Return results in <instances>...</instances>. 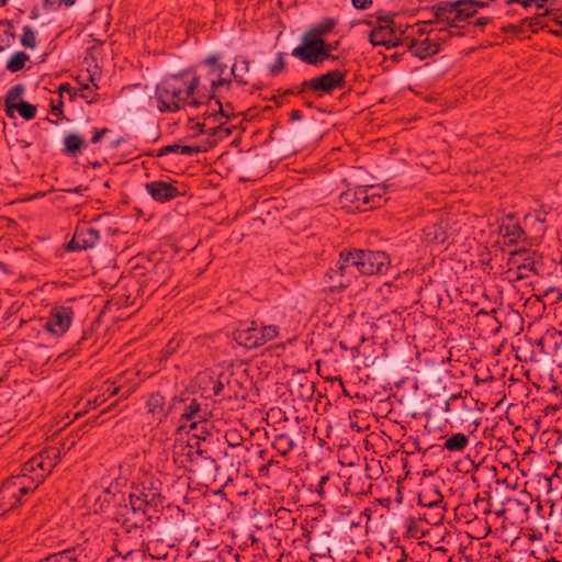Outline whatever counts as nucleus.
Wrapping results in <instances>:
<instances>
[{"label":"nucleus","instance_id":"09e8293b","mask_svg":"<svg viewBox=\"0 0 562 562\" xmlns=\"http://www.w3.org/2000/svg\"><path fill=\"white\" fill-rule=\"evenodd\" d=\"M431 23H432V22L430 21V22H423V23L418 24L417 33H418L419 35H424V34L428 33V32H429V31H428V27H429V25H430Z\"/></svg>","mask_w":562,"mask_h":562},{"label":"nucleus","instance_id":"39448f33","mask_svg":"<svg viewBox=\"0 0 562 562\" xmlns=\"http://www.w3.org/2000/svg\"><path fill=\"white\" fill-rule=\"evenodd\" d=\"M356 260L352 251H341L335 268L327 272L330 291H341L348 288L357 278Z\"/></svg>","mask_w":562,"mask_h":562},{"label":"nucleus","instance_id":"c9c22d12","mask_svg":"<svg viewBox=\"0 0 562 562\" xmlns=\"http://www.w3.org/2000/svg\"><path fill=\"white\" fill-rule=\"evenodd\" d=\"M21 44L24 47L30 48V49H34L36 47V45H37L36 33L29 25H25L23 27V34L21 36Z\"/></svg>","mask_w":562,"mask_h":562},{"label":"nucleus","instance_id":"c756f323","mask_svg":"<svg viewBox=\"0 0 562 562\" xmlns=\"http://www.w3.org/2000/svg\"><path fill=\"white\" fill-rule=\"evenodd\" d=\"M130 506L131 507L128 510L133 516H142L148 519L150 518L148 509L153 506L145 503L142 498L136 497V493H132L130 495Z\"/></svg>","mask_w":562,"mask_h":562},{"label":"nucleus","instance_id":"79ce46f5","mask_svg":"<svg viewBox=\"0 0 562 562\" xmlns=\"http://www.w3.org/2000/svg\"><path fill=\"white\" fill-rule=\"evenodd\" d=\"M205 149L201 146H187V145H180L179 154L186 155V156H192L195 154H199L201 151H204Z\"/></svg>","mask_w":562,"mask_h":562},{"label":"nucleus","instance_id":"8fccbe9b","mask_svg":"<svg viewBox=\"0 0 562 562\" xmlns=\"http://www.w3.org/2000/svg\"><path fill=\"white\" fill-rule=\"evenodd\" d=\"M81 98L86 99L88 101V103L93 102V98H91V95H90V87L88 85L83 86Z\"/></svg>","mask_w":562,"mask_h":562},{"label":"nucleus","instance_id":"49530a36","mask_svg":"<svg viewBox=\"0 0 562 562\" xmlns=\"http://www.w3.org/2000/svg\"><path fill=\"white\" fill-rule=\"evenodd\" d=\"M108 132H109V130H108V128L97 130V131H95V133H94V135H93V136H92V138H91V143H92V144H97V143H99V142H100V139L102 138V136H103L104 134H106Z\"/></svg>","mask_w":562,"mask_h":562},{"label":"nucleus","instance_id":"69168bd1","mask_svg":"<svg viewBox=\"0 0 562 562\" xmlns=\"http://www.w3.org/2000/svg\"><path fill=\"white\" fill-rule=\"evenodd\" d=\"M80 191H81V188H80V187H78V188H76V189H75V192H77V193H78V192H80Z\"/></svg>","mask_w":562,"mask_h":562},{"label":"nucleus","instance_id":"9b49d317","mask_svg":"<svg viewBox=\"0 0 562 562\" xmlns=\"http://www.w3.org/2000/svg\"><path fill=\"white\" fill-rule=\"evenodd\" d=\"M537 254L526 248L517 249L510 252L508 265L509 270H516V279H527L529 272H536Z\"/></svg>","mask_w":562,"mask_h":562},{"label":"nucleus","instance_id":"ea45409f","mask_svg":"<svg viewBox=\"0 0 562 562\" xmlns=\"http://www.w3.org/2000/svg\"><path fill=\"white\" fill-rule=\"evenodd\" d=\"M285 67L284 54L278 53L276 61L269 67V71L272 76L280 74Z\"/></svg>","mask_w":562,"mask_h":562},{"label":"nucleus","instance_id":"473e14b6","mask_svg":"<svg viewBox=\"0 0 562 562\" xmlns=\"http://www.w3.org/2000/svg\"><path fill=\"white\" fill-rule=\"evenodd\" d=\"M30 59V56L24 52L14 53L7 63V69L11 72L20 71L24 68L25 63Z\"/></svg>","mask_w":562,"mask_h":562},{"label":"nucleus","instance_id":"5fc2aeb1","mask_svg":"<svg viewBox=\"0 0 562 562\" xmlns=\"http://www.w3.org/2000/svg\"><path fill=\"white\" fill-rule=\"evenodd\" d=\"M105 392L108 393V396H114L119 393V387L116 386H113V385H109L105 390Z\"/></svg>","mask_w":562,"mask_h":562},{"label":"nucleus","instance_id":"b1692460","mask_svg":"<svg viewBox=\"0 0 562 562\" xmlns=\"http://www.w3.org/2000/svg\"><path fill=\"white\" fill-rule=\"evenodd\" d=\"M256 337L260 338L261 346L274 340L280 336V327L277 325H265L255 322Z\"/></svg>","mask_w":562,"mask_h":562},{"label":"nucleus","instance_id":"a19ab883","mask_svg":"<svg viewBox=\"0 0 562 562\" xmlns=\"http://www.w3.org/2000/svg\"><path fill=\"white\" fill-rule=\"evenodd\" d=\"M202 133H207L209 135L216 136V135H224L228 136L231 134L229 128H226L223 126V123H220L217 126L209 127L207 130H201Z\"/></svg>","mask_w":562,"mask_h":562},{"label":"nucleus","instance_id":"aec40b11","mask_svg":"<svg viewBox=\"0 0 562 562\" xmlns=\"http://www.w3.org/2000/svg\"><path fill=\"white\" fill-rule=\"evenodd\" d=\"M408 48L414 56L425 59L439 52V44L430 38L412 40Z\"/></svg>","mask_w":562,"mask_h":562},{"label":"nucleus","instance_id":"774afa93","mask_svg":"<svg viewBox=\"0 0 562 562\" xmlns=\"http://www.w3.org/2000/svg\"><path fill=\"white\" fill-rule=\"evenodd\" d=\"M290 448H293L294 443L290 440L289 441Z\"/></svg>","mask_w":562,"mask_h":562},{"label":"nucleus","instance_id":"0e129e2a","mask_svg":"<svg viewBox=\"0 0 562 562\" xmlns=\"http://www.w3.org/2000/svg\"><path fill=\"white\" fill-rule=\"evenodd\" d=\"M326 480H327V477L323 476L322 480H321V483H325Z\"/></svg>","mask_w":562,"mask_h":562},{"label":"nucleus","instance_id":"cd10ccee","mask_svg":"<svg viewBox=\"0 0 562 562\" xmlns=\"http://www.w3.org/2000/svg\"><path fill=\"white\" fill-rule=\"evenodd\" d=\"M469 443V437L462 432H458L449 437L443 445V448L450 452H461Z\"/></svg>","mask_w":562,"mask_h":562},{"label":"nucleus","instance_id":"7c9ffc66","mask_svg":"<svg viewBox=\"0 0 562 562\" xmlns=\"http://www.w3.org/2000/svg\"><path fill=\"white\" fill-rule=\"evenodd\" d=\"M11 109L12 117L14 116V112H19V114L26 121L33 120L37 112L36 106L26 101H19L18 104L12 105Z\"/></svg>","mask_w":562,"mask_h":562},{"label":"nucleus","instance_id":"c03bdc74","mask_svg":"<svg viewBox=\"0 0 562 562\" xmlns=\"http://www.w3.org/2000/svg\"><path fill=\"white\" fill-rule=\"evenodd\" d=\"M45 10L55 11L61 5V0H43Z\"/></svg>","mask_w":562,"mask_h":562},{"label":"nucleus","instance_id":"58836bf2","mask_svg":"<svg viewBox=\"0 0 562 562\" xmlns=\"http://www.w3.org/2000/svg\"><path fill=\"white\" fill-rule=\"evenodd\" d=\"M122 527L127 533H133L139 530L143 526L139 525V519L136 521H132L130 513H125L124 518L122 520Z\"/></svg>","mask_w":562,"mask_h":562},{"label":"nucleus","instance_id":"3c124183","mask_svg":"<svg viewBox=\"0 0 562 562\" xmlns=\"http://www.w3.org/2000/svg\"><path fill=\"white\" fill-rule=\"evenodd\" d=\"M223 389H224V385H223V383L221 381L214 382L213 387H212L213 394L214 395H220L221 392L223 391Z\"/></svg>","mask_w":562,"mask_h":562},{"label":"nucleus","instance_id":"4d7b16f0","mask_svg":"<svg viewBox=\"0 0 562 562\" xmlns=\"http://www.w3.org/2000/svg\"><path fill=\"white\" fill-rule=\"evenodd\" d=\"M488 22V19L487 18H480L476 20V23L480 25V26H484L485 24H487Z\"/></svg>","mask_w":562,"mask_h":562},{"label":"nucleus","instance_id":"864d4df0","mask_svg":"<svg viewBox=\"0 0 562 562\" xmlns=\"http://www.w3.org/2000/svg\"><path fill=\"white\" fill-rule=\"evenodd\" d=\"M125 513H131L128 510V508H126V512ZM130 516L132 517V521H136L139 519V525L143 526L145 524L146 520H148V518H145V517H142V516H133L132 514H130Z\"/></svg>","mask_w":562,"mask_h":562},{"label":"nucleus","instance_id":"e2e57ef3","mask_svg":"<svg viewBox=\"0 0 562 562\" xmlns=\"http://www.w3.org/2000/svg\"><path fill=\"white\" fill-rule=\"evenodd\" d=\"M554 34L561 35V34H562V31L557 30V31H554Z\"/></svg>","mask_w":562,"mask_h":562},{"label":"nucleus","instance_id":"6ab92c4d","mask_svg":"<svg viewBox=\"0 0 562 562\" xmlns=\"http://www.w3.org/2000/svg\"><path fill=\"white\" fill-rule=\"evenodd\" d=\"M136 497L142 498L145 503L157 506L161 499L160 483L154 480H146L142 484V488L136 491Z\"/></svg>","mask_w":562,"mask_h":562},{"label":"nucleus","instance_id":"ddd939ff","mask_svg":"<svg viewBox=\"0 0 562 562\" xmlns=\"http://www.w3.org/2000/svg\"><path fill=\"white\" fill-rule=\"evenodd\" d=\"M369 198H374V195L368 191V187H358L342 192L339 195V204L350 211H367Z\"/></svg>","mask_w":562,"mask_h":562},{"label":"nucleus","instance_id":"37998d69","mask_svg":"<svg viewBox=\"0 0 562 562\" xmlns=\"http://www.w3.org/2000/svg\"><path fill=\"white\" fill-rule=\"evenodd\" d=\"M179 148H180L179 144L165 146L158 150L157 156H166L171 153H179Z\"/></svg>","mask_w":562,"mask_h":562},{"label":"nucleus","instance_id":"393cba45","mask_svg":"<svg viewBox=\"0 0 562 562\" xmlns=\"http://www.w3.org/2000/svg\"><path fill=\"white\" fill-rule=\"evenodd\" d=\"M443 502V496L436 486L425 488L419 495V504L426 507H437Z\"/></svg>","mask_w":562,"mask_h":562},{"label":"nucleus","instance_id":"f3484780","mask_svg":"<svg viewBox=\"0 0 562 562\" xmlns=\"http://www.w3.org/2000/svg\"><path fill=\"white\" fill-rule=\"evenodd\" d=\"M146 408L147 414L150 416L149 424H160L167 418L169 412L172 409V405L167 406L165 397L159 393H155L148 397Z\"/></svg>","mask_w":562,"mask_h":562},{"label":"nucleus","instance_id":"9d476101","mask_svg":"<svg viewBox=\"0 0 562 562\" xmlns=\"http://www.w3.org/2000/svg\"><path fill=\"white\" fill-rule=\"evenodd\" d=\"M72 317L74 312L70 306H55L50 310L44 328L53 336H63L69 329Z\"/></svg>","mask_w":562,"mask_h":562},{"label":"nucleus","instance_id":"4be33fe9","mask_svg":"<svg viewBox=\"0 0 562 562\" xmlns=\"http://www.w3.org/2000/svg\"><path fill=\"white\" fill-rule=\"evenodd\" d=\"M86 146L85 137L77 133H69L64 137V153L68 156H78Z\"/></svg>","mask_w":562,"mask_h":562},{"label":"nucleus","instance_id":"603ef678","mask_svg":"<svg viewBox=\"0 0 562 562\" xmlns=\"http://www.w3.org/2000/svg\"><path fill=\"white\" fill-rule=\"evenodd\" d=\"M59 91L60 93L67 92L70 95V98L74 97V89L69 85H61L59 87Z\"/></svg>","mask_w":562,"mask_h":562},{"label":"nucleus","instance_id":"bb28decb","mask_svg":"<svg viewBox=\"0 0 562 562\" xmlns=\"http://www.w3.org/2000/svg\"><path fill=\"white\" fill-rule=\"evenodd\" d=\"M15 42L14 26L10 22H0V52L11 47Z\"/></svg>","mask_w":562,"mask_h":562},{"label":"nucleus","instance_id":"c85d7f7f","mask_svg":"<svg viewBox=\"0 0 562 562\" xmlns=\"http://www.w3.org/2000/svg\"><path fill=\"white\" fill-rule=\"evenodd\" d=\"M25 88L23 85H15L11 87L4 98L5 111L9 116L12 117V105H16L19 101H21V97L24 92Z\"/></svg>","mask_w":562,"mask_h":562},{"label":"nucleus","instance_id":"680f3d73","mask_svg":"<svg viewBox=\"0 0 562 562\" xmlns=\"http://www.w3.org/2000/svg\"><path fill=\"white\" fill-rule=\"evenodd\" d=\"M40 562H53V558H52V555H49L46 559L41 560Z\"/></svg>","mask_w":562,"mask_h":562},{"label":"nucleus","instance_id":"423d86ee","mask_svg":"<svg viewBox=\"0 0 562 562\" xmlns=\"http://www.w3.org/2000/svg\"><path fill=\"white\" fill-rule=\"evenodd\" d=\"M404 30L395 24L390 15L379 16L376 24L369 35V40L373 46L382 45L387 48L396 47L402 43Z\"/></svg>","mask_w":562,"mask_h":562},{"label":"nucleus","instance_id":"412c9836","mask_svg":"<svg viewBox=\"0 0 562 562\" xmlns=\"http://www.w3.org/2000/svg\"><path fill=\"white\" fill-rule=\"evenodd\" d=\"M499 234L507 239L508 244H515L524 237L525 232L518 223L512 222V218L509 217L508 223L503 221L499 225Z\"/></svg>","mask_w":562,"mask_h":562},{"label":"nucleus","instance_id":"e433bc0d","mask_svg":"<svg viewBox=\"0 0 562 562\" xmlns=\"http://www.w3.org/2000/svg\"><path fill=\"white\" fill-rule=\"evenodd\" d=\"M336 25L337 21L335 19L326 18L315 24L312 29H314L317 34H321L324 37L329 34Z\"/></svg>","mask_w":562,"mask_h":562},{"label":"nucleus","instance_id":"338daca9","mask_svg":"<svg viewBox=\"0 0 562 562\" xmlns=\"http://www.w3.org/2000/svg\"><path fill=\"white\" fill-rule=\"evenodd\" d=\"M7 1H8V0H0V3H1L2 5H4V4L7 3Z\"/></svg>","mask_w":562,"mask_h":562},{"label":"nucleus","instance_id":"f704fd0d","mask_svg":"<svg viewBox=\"0 0 562 562\" xmlns=\"http://www.w3.org/2000/svg\"><path fill=\"white\" fill-rule=\"evenodd\" d=\"M368 191L371 192V194L374 195V198L368 199L367 210L379 207L382 205L383 202L386 201V199L383 198V189L376 188V187H368Z\"/></svg>","mask_w":562,"mask_h":562},{"label":"nucleus","instance_id":"6e6d98bb","mask_svg":"<svg viewBox=\"0 0 562 562\" xmlns=\"http://www.w3.org/2000/svg\"><path fill=\"white\" fill-rule=\"evenodd\" d=\"M337 44L338 43H335V44L325 43V52L327 54H330V52L336 48Z\"/></svg>","mask_w":562,"mask_h":562},{"label":"nucleus","instance_id":"f8f14e48","mask_svg":"<svg viewBox=\"0 0 562 562\" xmlns=\"http://www.w3.org/2000/svg\"><path fill=\"white\" fill-rule=\"evenodd\" d=\"M172 409L180 413L181 420L191 423V429H195L199 424L206 420V413L201 409L196 400H191L189 403L184 400H175Z\"/></svg>","mask_w":562,"mask_h":562},{"label":"nucleus","instance_id":"a878e982","mask_svg":"<svg viewBox=\"0 0 562 562\" xmlns=\"http://www.w3.org/2000/svg\"><path fill=\"white\" fill-rule=\"evenodd\" d=\"M249 71V61L245 57H237L227 76H233L238 85H247L244 75Z\"/></svg>","mask_w":562,"mask_h":562},{"label":"nucleus","instance_id":"4c0bfd02","mask_svg":"<svg viewBox=\"0 0 562 562\" xmlns=\"http://www.w3.org/2000/svg\"><path fill=\"white\" fill-rule=\"evenodd\" d=\"M201 436L194 435L193 438L189 441V452L188 456L191 458V460H194L195 456L202 457L204 453V450L201 448Z\"/></svg>","mask_w":562,"mask_h":562},{"label":"nucleus","instance_id":"7ed1b4c3","mask_svg":"<svg viewBox=\"0 0 562 562\" xmlns=\"http://www.w3.org/2000/svg\"><path fill=\"white\" fill-rule=\"evenodd\" d=\"M58 458L59 451L57 449L44 450L25 462L18 475L25 477L34 491L56 467Z\"/></svg>","mask_w":562,"mask_h":562},{"label":"nucleus","instance_id":"2eb2a0df","mask_svg":"<svg viewBox=\"0 0 562 562\" xmlns=\"http://www.w3.org/2000/svg\"><path fill=\"white\" fill-rule=\"evenodd\" d=\"M145 189L147 193L159 203L171 201L180 194L177 187L162 180L147 182Z\"/></svg>","mask_w":562,"mask_h":562},{"label":"nucleus","instance_id":"6e6552de","mask_svg":"<svg viewBox=\"0 0 562 562\" xmlns=\"http://www.w3.org/2000/svg\"><path fill=\"white\" fill-rule=\"evenodd\" d=\"M33 491L26 479L19 475L9 477L0 487V516L9 513L20 502L21 495Z\"/></svg>","mask_w":562,"mask_h":562},{"label":"nucleus","instance_id":"f257e3e1","mask_svg":"<svg viewBox=\"0 0 562 562\" xmlns=\"http://www.w3.org/2000/svg\"><path fill=\"white\" fill-rule=\"evenodd\" d=\"M196 90V79L188 72L172 75L162 79L156 87L155 101L160 112H177L182 108L201 105V93Z\"/></svg>","mask_w":562,"mask_h":562},{"label":"nucleus","instance_id":"052dcab7","mask_svg":"<svg viewBox=\"0 0 562 562\" xmlns=\"http://www.w3.org/2000/svg\"><path fill=\"white\" fill-rule=\"evenodd\" d=\"M53 113H54L55 115H58L59 113H61V110H60L59 108L54 106V108H53Z\"/></svg>","mask_w":562,"mask_h":562},{"label":"nucleus","instance_id":"20e7f679","mask_svg":"<svg viewBox=\"0 0 562 562\" xmlns=\"http://www.w3.org/2000/svg\"><path fill=\"white\" fill-rule=\"evenodd\" d=\"M484 2L474 0H459L446 2L436 7L435 22L441 25L457 26L459 22L465 21L483 8Z\"/></svg>","mask_w":562,"mask_h":562},{"label":"nucleus","instance_id":"2f4dec72","mask_svg":"<svg viewBox=\"0 0 562 562\" xmlns=\"http://www.w3.org/2000/svg\"><path fill=\"white\" fill-rule=\"evenodd\" d=\"M302 44L306 45V48L314 49L315 47L325 49V41L321 34H317L314 29L308 30L302 40Z\"/></svg>","mask_w":562,"mask_h":562},{"label":"nucleus","instance_id":"0eeeda50","mask_svg":"<svg viewBox=\"0 0 562 562\" xmlns=\"http://www.w3.org/2000/svg\"><path fill=\"white\" fill-rule=\"evenodd\" d=\"M356 260V268L360 274H384L391 263L390 257L384 251L351 250Z\"/></svg>","mask_w":562,"mask_h":562},{"label":"nucleus","instance_id":"bf43d9fd","mask_svg":"<svg viewBox=\"0 0 562 562\" xmlns=\"http://www.w3.org/2000/svg\"><path fill=\"white\" fill-rule=\"evenodd\" d=\"M104 401H105V398H104V397H103V398H101V400H100L99 397H97V398L93 401V406L95 407V406L100 405L101 403H103Z\"/></svg>","mask_w":562,"mask_h":562},{"label":"nucleus","instance_id":"a18cd8bd","mask_svg":"<svg viewBox=\"0 0 562 562\" xmlns=\"http://www.w3.org/2000/svg\"><path fill=\"white\" fill-rule=\"evenodd\" d=\"M351 2L355 8L364 10L372 3V0H351Z\"/></svg>","mask_w":562,"mask_h":562},{"label":"nucleus","instance_id":"4468645a","mask_svg":"<svg viewBox=\"0 0 562 562\" xmlns=\"http://www.w3.org/2000/svg\"><path fill=\"white\" fill-rule=\"evenodd\" d=\"M100 239V233L92 227H78L69 241L67 248L69 250H86L94 247Z\"/></svg>","mask_w":562,"mask_h":562},{"label":"nucleus","instance_id":"dca6fc26","mask_svg":"<svg viewBox=\"0 0 562 562\" xmlns=\"http://www.w3.org/2000/svg\"><path fill=\"white\" fill-rule=\"evenodd\" d=\"M292 56L301 59L302 61H304L308 65H313V66H319L327 59H330V60L337 59V56L327 54L325 52V49L317 48V47H315L314 49L306 48V45H304V44H301L300 46L295 47L292 50Z\"/></svg>","mask_w":562,"mask_h":562},{"label":"nucleus","instance_id":"f03ea898","mask_svg":"<svg viewBox=\"0 0 562 562\" xmlns=\"http://www.w3.org/2000/svg\"><path fill=\"white\" fill-rule=\"evenodd\" d=\"M200 74H190L189 78L196 79V90L201 93V104L211 98V94L218 89L228 87L231 78L227 76V66L217 63L216 58H206L199 67Z\"/></svg>","mask_w":562,"mask_h":562},{"label":"nucleus","instance_id":"5701e85b","mask_svg":"<svg viewBox=\"0 0 562 562\" xmlns=\"http://www.w3.org/2000/svg\"><path fill=\"white\" fill-rule=\"evenodd\" d=\"M423 236L424 240L431 245H441L446 243L448 237L442 223H436L425 227Z\"/></svg>","mask_w":562,"mask_h":562},{"label":"nucleus","instance_id":"de8ad7c7","mask_svg":"<svg viewBox=\"0 0 562 562\" xmlns=\"http://www.w3.org/2000/svg\"><path fill=\"white\" fill-rule=\"evenodd\" d=\"M514 2L521 3L524 7H530L533 3H537L538 7H541L542 2L547 0H513Z\"/></svg>","mask_w":562,"mask_h":562},{"label":"nucleus","instance_id":"a211bd4d","mask_svg":"<svg viewBox=\"0 0 562 562\" xmlns=\"http://www.w3.org/2000/svg\"><path fill=\"white\" fill-rule=\"evenodd\" d=\"M233 337L238 345L247 349L261 347V344L259 341L260 338L256 337L255 334L254 321L241 323L233 333Z\"/></svg>","mask_w":562,"mask_h":562},{"label":"nucleus","instance_id":"13d9d810","mask_svg":"<svg viewBox=\"0 0 562 562\" xmlns=\"http://www.w3.org/2000/svg\"><path fill=\"white\" fill-rule=\"evenodd\" d=\"M75 2L76 0H61V4L66 7H71Z\"/></svg>","mask_w":562,"mask_h":562},{"label":"nucleus","instance_id":"72a5a7b5","mask_svg":"<svg viewBox=\"0 0 562 562\" xmlns=\"http://www.w3.org/2000/svg\"><path fill=\"white\" fill-rule=\"evenodd\" d=\"M50 555L53 562H79V554L75 548L66 549Z\"/></svg>","mask_w":562,"mask_h":562},{"label":"nucleus","instance_id":"1a4fd4ad","mask_svg":"<svg viewBox=\"0 0 562 562\" xmlns=\"http://www.w3.org/2000/svg\"><path fill=\"white\" fill-rule=\"evenodd\" d=\"M346 72L340 69H334L318 77L306 80L302 83L303 88L314 92L331 93L336 89L345 87Z\"/></svg>","mask_w":562,"mask_h":562}]
</instances>
